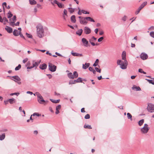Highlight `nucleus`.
<instances>
[{
    "instance_id": "obj_25",
    "label": "nucleus",
    "mask_w": 154,
    "mask_h": 154,
    "mask_svg": "<svg viewBox=\"0 0 154 154\" xmlns=\"http://www.w3.org/2000/svg\"><path fill=\"white\" fill-rule=\"evenodd\" d=\"M67 76L69 79H74L73 74L71 72L68 73L67 74Z\"/></svg>"
},
{
    "instance_id": "obj_42",
    "label": "nucleus",
    "mask_w": 154,
    "mask_h": 154,
    "mask_svg": "<svg viewBox=\"0 0 154 154\" xmlns=\"http://www.w3.org/2000/svg\"><path fill=\"white\" fill-rule=\"evenodd\" d=\"M16 20V16L15 15H14L13 16V18L11 19H9V21H10L11 20H13V21H15H15Z\"/></svg>"
},
{
    "instance_id": "obj_40",
    "label": "nucleus",
    "mask_w": 154,
    "mask_h": 154,
    "mask_svg": "<svg viewBox=\"0 0 154 154\" xmlns=\"http://www.w3.org/2000/svg\"><path fill=\"white\" fill-rule=\"evenodd\" d=\"M147 80L148 81L149 83L154 85V78L152 80L147 79Z\"/></svg>"
},
{
    "instance_id": "obj_37",
    "label": "nucleus",
    "mask_w": 154,
    "mask_h": 154,
    "mask_svg": "<svg viewBox=\"0 0 154 154\" xmlns=\"http://www.w3.org/2000/svg\"><path fill=\"white\" fill-rule=\"evenodd\" d=\"M99 62V60L98 59H97L96 60V61L93 64V66H97V65L98 63Z\"/></svg>"
},
{
    "instance_id": "obj_53",
    "label": "nucleus",
    "mask_w": 154,
    "mask_h": 154,
    "mask_svg": "<svg viewBox=\"0 0 154 154\" xmlns=\"http://www.w3.org/2000/svg\"><path fill=\"white\" fill-rule=\"evenodd\" d=\"M32 65L30 66H27V69H32L33 68H35V66H34V65L33 64V63H32Z\"/></svg>"
},
{
    "instance_id": "obj_38",
    "label": "nucleus",
    "mask_w": 154,
    "mask_h": 154,
    "mask_svg": "<svg viewBox=\"0 0 154 154\" xmlns=\"http://www.w3.org/2000/svg\"><path fill=\"white\" fill-rule=\"evenodd\" d=\"M76 83V82L75 80H71L69 82V85L75 84Z\"/></svg>"
},
{
    "instance_id": "obj_6",
    "label": "nucleus",
    "mask_w": 154,
    "mask_h": 154,
    "mask_svg": "<svg viewBox=\"0 0 154 154\" xmlns=\"http://www.w3.org/2000/svg\"><path fill=\"white\" fill-rule=\"evenodd\" d=\"M48 67L49 70L52 72H55L57 69V66L51 63H49Z\"/></svg>"
},
{
    "instance_id": "obj_49",
    "label": "nucleus",
    "mask_w": 154,
    "mask_h": 154,
    "mask_svg": "<svg viewBox=\"0 0 154 154\" xmlns=\"http://www.w3.org/2000/svg\"><path fill=\"white\" fill-rule=\"evenodd\" d=\"M81 12L83 13L84 14H89V13L88 12L84 10H82Z\"/></svg>"
},
{
    "instance_id": "obj_4",
    "label": "nucleus",
    "mask_w": 154,
    "mask_h": 154,
    "mask_svg": "<svg viewBox=\"0 0 154 154\" xmlns=\"http://www.w3.org/2000/svg\"><path fill=\"white\" fill-rule=\"evenodd\" d=\"M148 111L151 113L154 112V105L151 103H148L147 107Z\"/></svg>"
},
{
    "instance_id": "obj_9",
    "label": "nucleus",
    "mask_w": 154,
    "mask_h": 154,
    "mask_svg": "<svg viewBox=\"0 0 154 154\" xmlns=\"http://www.w3.org/2000/svg\"><path fill=\"white\" fill-rule=\"evenodd\" d=\"M85 17H84V19L79 20V22L81 24L86 25L87 23V21L86 19H85Z\"/></svg>"
},
{
    "instance_id": "obj_56",
    "label": "nucleus",
    "mask_w": 154,
    "mask_h": 154,
    "mask_svg": "<svg viewBox=\"0 0 154 154\" xmlns=\"http://www.w3.org/2000/svg\"><path fill=\"white\" fill-rule=\"evenodd\" d=\"M37 7L38 8H40V9L42 8L41 5L38 4H37Z\"/></svg>"
},
{
    "instance_id": "obj_63",
    "label": "nucleus",
    "mask_w": 154,
    "mask_h": 154,
    "mask_svg": "<svg viewBox=\"0 0 154 154\" xmlns=\"http://www.w3.org/2000/svg\"><path fill=\"white\" fill-rule=\"evenodd\" d=\"M26 93L28 94H29L30 95H32V94H33V93L32 92L30 91H27L26 92Z\"/></svg>"
},
{
    "instance_id": "obj_61",
    "label": "nucleus",
    "mask_w": 154,
    "mask_h": 154,
    "mask_svg": "<svg viewBox=\"0 0 154 154\" xmlns=\"http://www.w3.org/2000/svg\"><path fill=\"white\" fill-rule=\"evenodd\" d=\"M50 100L51 101L52 103H55L56 100L50 99Z\"/></svg>"
},
{
    "instance_id": "obj_46",
    "label": "nucleus",
    "mask_w": 154,
    "mask_h": 154,
    "mask_svg": "<svg viewBox=\"0 0 154 154\" xmlns=\"http://www.w3.org/2000/svg\"><path fill=\"white\" fill-rule=\"evenodd\" d=\"M26 35L29 38H32V35H31V34H28V33H26Z\"/></svg>"
},
{
    "instance_id": "obj_30",
    "label": "nucleus",
    "mask_w": 154,
    "mask_h": 154,
    "mask_svg": "<svg viewBox=\"0 0 154 154\" xmlns=\"http://www.w3.org/2000/svg\"><path fill=\"white\" fill-rule=\"evenodd\" d=\"M144 122V120L142 119L139 121L138 122V125L140 126L142 125Z\"/></svg>"
},
{
    "instance_id": "obj_41",
    "label": "nucleus",
    "mask_w": 154,
    "mask_h": 154,
    "mask_svg": "<svg viewBox=\"0 0 154 154\" xmlns=\"http://www.w3.org/2000/svg\"><path fill=\"white\" fill-rule=\"evenodd\" d=\"M21 67V65L19 64L16 67V68L15 69V70L16 71L20 69Z\"/></svg>"
},
{
    "instance_id": "obj_16",
    "label": "nucleus",
    "mask_w": 154,
    "mask_h": 154,
    "mask_svg": "<svg viewBox=\"0 0 154 154\" xmlns=\"http://www.w3.org/2000/svg\"><path fill=\"white\" fill-rule=\"evenodd\" d=\"M5 29L9 33H11L12 32V29L9 27L6 26V27L5 28Z\"/></svg>"
},
{
    "instance_id": "obj_23",
    "label": "nucleus",
    "mask_w": 154,
    "mask_h": 154,
    "mask_svg": "<svg viewBox=\"0 0 154 154\" xmlns=\"http://www.w3.org/2000/svg\"><path fill=\"white\" fill-rule=\"evenodd\" d=\"M90 63H85V65H84V64H83V66L82 68L85 69H87L90 66Z\"/></svg>"
},
{
    "instance_id": "obj_59",
    "label": "nucleus",
    "mask_w": 154,
    "mask_h": 154,
    "mask_svg": "<svg viewBox=\"0 0 154 154\" xmlns=\"http://www.w3.org/2000/svg\"><path fill=\"white\" fill-rule=\"evenodd\" d=\"M127 18V17L126 16H125L124 17H123L122 18V20L125 21L126 20V18Z\"/></svg>"
},
{
    "instance_id": "obj_14",
    "label": "nucleus",
    "mask_w": 154,
    "mask_h": 154,
    "mask_svg": "<svg viewBox=\"0 0 154 154\" xmlns=\"http://www.w3.org/2000/svg\"><path fill=\"white\" fill-rule=\"evenodd\" d=\"M21 32L20 31H18L17 29H15L13 32V34L15 36H17L20 34V33H21Z\"/></svg>"
},
{
    "instance_id": "obj_39",
    "label": "nucleus",
    "mask_w": 154,
    "mask_h": 154,
    "mask_svg": "<svg viewBox=\"0 0 154 154\" xmlns=\"http://www.w3.org/2000/svg\"><path fill=\"white\" fill-rule=\"evenodd\" d=\"M138 72H139L141 73H143V74H146V72H144L143 71V69H138Z\"/></svg>"
},
{
    "instance_id": "obj_60",
    "label": "nucleus",
    "mask_w": 154,
    "mask_h": 154,
    "mask_svg": "<svg viewBox=\"0 0 154 154\" xmlns=\"http://www.w3.org/2000/svg\"><path fill=\"white\" fill-rule=\"evenodd\" d=\"M28 60L27 58H25L23 60V63H25Z\"/></svg>"
},
{
    "instance_id": "obj_20",
    "label": "nucleus",
    "mask_w": 154,
    "mask_h": 154,
    "mask_svg": "<svg viewBox=\"0 0 154 154\" xmlns=\"http://www.w3.org/2000/svg\"><path fill=\"white\" fill-rule=\"evenodd\" d=\"M82 32L83 30L82 29H80L76 31V34L79 36H80L82 35Z\"/></svg>"
},
{
    "instance_id": "obj_11",
    "label": "nucleus",
    "mask_w": 154,
    "mask_h": 154,
    "mask_svg": "<svg viewBox=\"0 0 154 154\" xmlns=\"http://www.w3.org/2000/svg\"><path fill=\"white\" fill-rule=\"evenodd\" d=\"M41 61V60H40L39 61H38L37 62H34V61H32L33 63V64L34 65V66H35V69H36L37 67L38 66L40 62Z\"/></svg>"
},
{
    "instance_id": "obj_47",
    "label": "nucleus",
    "mask_w": 154,
    "mask_h": 154,
    "mask_svg": "<svg viewBox=\"0 0 154 154\" xmlns=\"http://www.w3.org/2000/svg\"><path fill=\"white\" fill-rule=\"evenodd\" d=\"M90 118V116L89 114H87L85 116V118L86 119H88Z\"/></svg>"
},
{
    "instance_id": "obj_34",
    "label": "nucleus",
    "mask_w": 154,
    "mask_h": 154,
    "mask_svg": "<svg viewBox=\"0 0 154 154\" xmlns=\"http://www.w3.org/2000/svg\"><path fill=\"white\" fill-rule=\"evenodd\" d=\"M3 19H4V25H5L6 23L5 22L9 23L7 19L6 18V17H4L3 18Z\"/></svg>"
},
{
    "instance_id": "obj_13",
    "label": "nucleus",
    "mask_w": 154,
    "mask_h": 154,
    "mask_svg": "<svg viewBox=\"0 0 154 154\" xmlns=\"http://www.w3.org/2000/svg\"><path fill=\"white\" fill-rule=\"evenodd\" d=\"M47 67V65L45 63H43L40 65L39 67V68L42 70L45 69Z\"/></svg>"
},
{
    "instance_id": "obj_55",
    "label": "nucleus",
    "mask_w": 154,
    "mask_h": 154,
    "mask_svg": "<svg viewBox=\"0 0 154 154\" xmlns=\"http://www.w3.org/2000/svg\"><path fill=\"white\" fill-rule=\"evenodd\" d=\"M67 10L65 9L64 10V11H63V15H66L67 16Z\"/></svg>"
},
{
    "instance_id": "obj_35",
    "label": "nucleus",
    "mask_w": 154,
    "mask_h": 154,
    "mask_svg": "<svg viewBox=\"0 0 154 154\" xmlns=\"http://www.w3.org/2000/svg\"><path fill=\"white\" fill-rule=\"evenodd\" d=\"M57 5L59 8H64V5H62L61 3H60L58 2Z\"/></svg>"
},
{
    "instance_id": "obj_64",
    "label": "nucleus",
    "mask_w": 154,
    "mask_h": 154,
    "mask_svg": "<svg viewBox=\"0 0 154 154\" xmlns=\"http://www.w3.org/2000/svg\"><path fill=\"white\" fill-rule=\"evenodd\" d=\"M81 112H85V108H83L81 109Z\"/></svg>"
},
{
    "instance_id": "obj_31",
    "label": "nucleus",
    "mask_w": 154,
    "mask_h": 154,
    "mask_svg": "<svg viewBox=\"0 0 154 154\" xmlns=\"http://www.w3.org/2000/svg\"><path fill=\"white\" fill-rule=\"evenodd\" d=\"M13 14H12L11 12L10 11L7 14V17L8 18H11L13 16Z\"/></svg>"
},
{
    "instance_id": "obj_29",
    "label": "nucleus",
    "mask_w": 154,
    "mask_h": 154,
    "mask_svg": "<svg viewBox=\"0 0 154 154\" xmlns=\"http://www.w3.org/2000/svg\"><path fill=\"white\" fill-rule=\"evenodd\" d=\"M127 116L128 118V119H130L131 121L132 120V116L130 113H127Z\"/></svg>"
},
{
    "instance_id": "obj_54",
    "label": "nucleus",
    "mask_w": 154,
    "mask_h": 154,
    "mask_svg": "<svg viewBox=\"0 0 154 154\" xmlns=\"http://www.w3.org/2000/svg\"><path fill=\"white\" fill-rule=\"evenodd\" d=\"M61 108V106L60 105H59L56 107V109L59 110Z\"/></svg>"
},
{
    "instance_id": "obj_58",
    "label": "nucleus",
    "mask_w": 154,
    "mask_h": 154,
    "mask_svg": "<svg viewBox=\"0 0 154 154\" xmlns=\"http://www.w3.org/2000/svg\"><path fill=\"white\" fill-rule=\"evenodd\" d=\"M47 76H48V78L49 79H51L52 77V75L50 74H47L46 75Z\"/></svg>"
},
{
    "instance_id": "obj_32",
    "label": "nucleus",
    "mask_w": 154,
    "mask_h": 154,
    "mask_svg": "<svg viewBox=\"0 0 154 154\" xmlns=\"http://www.w3.org/2000/svg\"><path fill=\"white\" fill-rule=\"evenodd\" d=\"M73 76L74 79L77 78L78 76V74L76 71H74L73 73Z\"/></svg>"
},
{
    "instance_id": "obj_2",
    "label": "nucleus",
    "mask_w": 154,
    "mask_h": 154,
    "mask_svg": "<svg viewBox=\"0 0 154 154\" xmlns=\"http://www.w3.org/2000/svg\"><path fill=\"white\" fill-rule=\"evenodd\" d=\"M118 65H120V67L122 69H125L127 68L128 63L127 60L124 61L119 60L117 61Z\"/></svg>"
},
{
    "instance_id": "obj_19",
    "label": "nucleus",
    "mask_w": 154,
    "mask_h": 154,
    "mask_svg": "<svg viewBox=\"0 0 154 154\" xmlns=\"http://www.w3.org/2000/svg\"><path fill=\"white\" fill-rule=\"evenodd\" d=\"M126 52L125 51H124L122 53V59L123 60H124V61L127 60H126Z\"/></svg>"
},
{
    "instance_id": "obj_26",
    "label": "nucleus",
    "mask_w": 154,
    "mask_h": 154,
    "mask_svg": "<svg viewBox=\"0 0 154 154\" xmlns=\"http://www.w3.org/2000/svg\"><path fill=\"white\" fill-rule=\"evenodd\" d=\"M29 3L31 5H34L36 4V2L35 0H29Z\"/></svg>"
},
{
    "instance_id": "obj_44",
    "label": "nucleus",
    "mask_w": 154,
    "mask_h": 154,
    "mask_svg": "<svg viewBox=\"0 0 154 154\" xmlns=\"http://www.w3.org/2000/svg\"><path fill=\"white\" fill-rule=\"evenodd\" d=\"M15 21L10 22L9 24L11 26L14 27L15 25Z\"/></svg>"
},
{
    "instance_id": "obj_52",
    "label": "nucleus",
    "mask_w": 154,
    "mask_h": 154,
    "mask_svg": "<svg viewBox=\"0 0 154 154\" xmlns=\"http://www.w3.org/2000/svg\"><path fill=\"white\" fill-rule=\"evenodd\" d=\"M103 39V37H101L99 38L98 39V41L99 42H101L102 40Z\"/></svg>"
},
{
    "instance_id": "obj_18",
    "label": "nucleus",
    "mask_w": 154,
    "mask_h": 154,
    "mask_svg": "<svg viewBox=\"0 0 154 154\" xmlns=\"http://www.w3.org/2000/svg\"><path fill=\"white\" fill-rule=\"evenodd\" d=\"M71 54L74 56H82V54L78 53L75 52H71Z\"/></svg>"
},
{
    "instance_id": "obj_7",
    "label": "nucleus",
    "mask_w": 154,
    "mask_h": 154,
    "mask_svg": "<svg viewBox=\"0 0 154 154\" xmlns=\"http://www.w3.org/2000/svg\"><path fill=\"white\" fill-rule=\"evenodd\" d=\"M83 31L84 33L87 35L90 34L91 32V30L90 28L87 26L84 27Z\"/></svg>"
},
{
    "instance_id": "obj_12",
    "label": "nucleus",
    "mask_w": 154,
    "mask_h": 154,
    "mask_svg": "<svg viewBox=\"0 0 154 154\" xmlns=\"http://www.w3.org/2000/svg\"><path fill=\"white\" fill-rule=\"evenodd\" d=\"M41 116V114H39L37 112H35L30 117L29 120H31L32 121V122H33V119L32 118V116Z\"/></svg>"
},
{
    "instance_id": "obj_10",
    "label": "nucleus",
    "mask_w": 154,
    "mask_h": 154,
    "mask_svg": "<svg viewBox=\"0 0 154 154\" xmlns=\"http://www.w3.org/2000/svg\"><path fill=\"white\" fill-rule=\"evenodd\" d=\"M140 57L143 60H145L147 58L148 56L145 53H142L140 55Z\"/></svg>"
},
{
    "instance_id": "obj_21",
    "label": "nucleus",
    "mask_w": 154,
    "mask_h": 154,
    "mask_svg": "<svg viewBox=\"0 0 154 154\" xmlns=\"http://www.w3.org/2000/svg\"><path fill=\"white\" fill-rule=\"evenodd\" d=\"M147 2H144L138 8L140 10H141L146 4Z\"/></svg>"
},
{
    "instance_id": "obj_28",
    "label": "nucleus",
    "mask_w": 154,
    "mask_h": 154,
    "mask_svg": "<svg viewBox=\"0 0 154 154\" xmlns=\"http://www.w3.org/2000/svg\"><path fill=\"white\" fill-rule=\"evenodd\" d=\"M5 133L2 134V135H0V140H2L5 138Z\"/></svg>"
},
{
    "instance_id": "obj_45",
    "label": "nucleus",
    "mask_w": 154,
    "mask_h": 154,
    "mask_svg": "<svg viewBox=\"0 0 154 154\" xmlns=\"http://www.w3.org/2000/svg\"><path fill=\"white\" fill-rule=\"evenodd\" d=\"M95 69L96 71L99 73L101 72V69H99L97 67H96L95 68Z\"/></svg>"
},
{
    "instance_id": "obj_5",
    "label": "nucleus",
    "mask_w": 154,
    "mask_h": 154,
    "mask_svg": "<svg viewBox=\"0 0 154 154\" xmlns=\"http://www.w3.org/2000/svg\"><path fill=\"white\" fill-rule=\"evenodd\" d=\"M149 129V128L148 127V125L146 124H145L144 127L141 128L140 131L143 133L146 134L147 133Z\"/></svg>"
},
{
    "instance_id": "obj_22",
    "label": "nucleus",
    "mask_w": 154,
    "mask_h": 154,
    "mask_svg": "<svg viewBox=\"0 0 154 154\" xmlns=\"http://www.w3.org/2000/svg\"><path fill=\"white\" fill-rule=\"evenodd\" d=\"M85 19H86L87 21H89L92 22H95L94 20L90 17H85Z\"/></svg>"
},
{
    "instance_id": "obj_43",
    "label": "nucleus",
    "mask_w": 154,
    "mask_h": 154,
    "mask_svg": "<svg viewBox=\"0 0 154 154\" xmlns=\"http://www.w3.org/2000/svg\"><path fill=\"white\" fill-rule=\"evenodd\" d=\"M68 9L69 10V12L70 13H72L75 10L74 8H69Z\"/></svg>"
},
{
    "instance_id": "obj_24",
    "label": "nucleus",
    "mask_w": 154,
    "mask_h": 154,
    "mask_svg": "<svg viewBox=\"0 0 154 154\" xmlns=\"http://www.w3.org/2000/svg\"><path fill=\"white\" fill-rule=\"evenodd\" d=\"M12 77L17 81H20L21 80L20 78L17 75L14 76Z\"/></svg>"
},
{
    "instance_id": "obj_17",
    "label": "nucleus",
    "mask_w": 154,
    "mask_h": 154,
    "mask_svg": "<svg viewBox=\"0 0 154 154\" xmlns=\"http://www.w3.org/2000/svg\"><path fill=\"white\" fill-rule=\"evenodd\" d=\"M71 20L72 22L74 23H75L76 22L75 16L74 15L72 16L71 17Z\"/></svg>"
},
{
    "instance_id": "obj_51",
    "label": "nucleus",
    "mask_w": 154,
    "mask_h": 154,
    "mask_svg": "<svg viewBox=\"0 0 154 154\" xmlns=\"http://www.w3.org/2000/svg\"><path fill=\"white\" fill-rule=\"evenodd\" d=\"M150 35L152 37L154 38V32H151L150 33Z\"/></svg>"
},
{
    "instance_id": "obj_36",
    "label": "nucleus",
    "mask_w": 154,
    "mask_h": 154,
    "mask_svg": "<svg viewBox=\"0 0 154 154\" xmlns=\"http://www.w3.org/2000/svg\"><path fill=\"white\" fill-rule=\"evenodd\" d=\"M75 80L76 82V83L82 82V78L80 77L78 78Z\"/></svg>"
},
{
    "instance_id": "obj_1",
    "label": "nucleus",
    "mask_w": 154,
    "mask_h": 154,
    "mask_svg": "<svg viewBox=\"0 0 154 154\" xmlns=\"http://www.w3.org/2000/svg\"><path fill=\"white\" fill-rule=\"evenodd\" d=\"M37 32L38 36L39 38H42L44 35V30L43 26L41 25H38L36 26Z\"/></svg>"
},
{
    "instance_id": "obj_15",
    "label": "nucleus",
    "mask_w": 154,
    "mask_h": 154,
    "mask_svg": "<svg viewBox=\"0 0 154 154\" xmlns=\"http://www.w3.org/2000/svg\"><path fill=\"white\" fill-rule=\"evenodd\" d=\"M132 89L136 91H140L141 90V88L139 86H136L135 85H134L132 87Z\"/></svg>"
},
{
    "instance_id": "obj_57",
    "label": "nucleus",
    "mask_w": 154,
    "mask_h": 154,
    "mask_svg": "<svg viewBox=\"0 0 154 154\" xmlns=\"http://www.w3.org/2000/svg\"><path fill=\"white\" fill-rule=\"evenodd\" d=\"M0 22L1 23H3L4 22V19L1 16H0Z\"/></svg>"
},
{
    "instance_id": "obj_33",
    "label": "nucleus",
    "mask_w": 154,
    "mask_h": 154,
    "mask_svg": "<svg viewBox=\"0 0 154 154\" xmlns=\"http://www.w3.org/2000/svg\"><path fill=\"white\" fill-rule=\"evenodd\" d=\"M84 127L85 128H88L89 129H91L92 128L91 126L89 125H85L84 126Z\"/></svg>"
},
{
    "instance_id": "obj_8",
    "label": "nucleus",
    "mask_w": 154,
    "mask_h": 154,
    "mask_svg": "<svg viewBox=\"0 0 154 154\" xmlns=\"http://www.w3.org/2000/svg\"><path fill=\"white\" fill-rule=\"evenodd\" d=\"M82 42L83 44V45L87 47L88 46V42L85 38H83L82 39Z\"/></svg>"
},
{
    "instance_id": "obj_48",
    "label": "nucleus",
    "mask_w": 154,
    "mask_h": 154,
    "mask_svg": "<svg viewBox=\"0 0 154 154\" xmlns=\"http://www.w3.org/2000/svg\"><path fill=\"white\" fill-rule=\"evenodd\" d=\"M19 94H20V93H11V94H10V95L11 96H13L14 95H16L17 96H18Z\"/></svg>"
},
{
    "instance_id": "obj_3",
    "label": "nucleus",
    "mask_w": 154,
    "mask_h": 154,
    "mask_svg": "<svg viewBox=\"0 0 154 154\" xmlns=\"http://www.w3.org/2000/svg\"><path fill=\"white\" fill-rule=\"evenodd\" d=\"M35 94L37 95L38 97V101L40 104H44V103L48 102V101H45L44 100L43 97L39 92H36L35 94H33L34 96H35Z\"/></svg>"
},
{
    "instance_id": "obj_27",
    "label": "nucleus",
    "mask_w": 154,
    "mask_h": 154,
    "mask_svg": "<svg viewBox=\"0 0 154 154\" xmlns=\"http://www.w3.org/2000/svg\"><path fill=\"white\" fill-rule=\"evenodd\" d=\"M8 101L10 104H12L15 102V99L14 98L10 99L8 100Z\"/></svg>"
},
{
    "instance_id": "obj_50",
    "label": "nucleus",
    "mask_w": 154,
    "mask_h": 154,
    "mask_svg": "<svg viewBox=\"0 0 154 154\" xmlns=\"http://www.w3.org/2000/svg\"><path fill=\"white\" fill-rule=\"evenodd\" d=\"M140 10H141L138 8L137 10L135 11V14L136 15L137 14H139Z\"/></svg>"
},
{
    "instance_id": "obj_62",
    "label": "nucleus",
    "mask_w": 154,
    "mask_h": 154,
    "mask_svg": "<svg viewBox=\"0 0 154 154\" xmlns=\"http://www.w3.org/2000/svg\"><path fill=\"white\" fill-rule=\"evenodd\" d=\"M7 131V129H3L1 130L0 131V132H6Z\"/></svg>"
}]
</instances>
